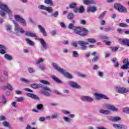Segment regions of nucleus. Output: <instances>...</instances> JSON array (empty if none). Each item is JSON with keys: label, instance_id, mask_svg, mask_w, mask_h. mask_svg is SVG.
Segmentation results:
<instances>
[{"label": "nucleus", "instance_id": "obj_1", "mask_svg": "<svg viewBox=\"0 0 129 129\" xmlns=\"http://www.w3.org/2000/svg\"><path fill=\"white\" fill-rule=\"evenodd\" d=\"M52 66L54 69H55V70H57V71L62 74L63 76H64V77L69 78V79H72L73 78L72 75L70 74L69 73L66 71V70L61 68L60 67H59V66H58V64L53 62L52 63Z\"/></svg>", "mask_w": 129, "mask_h": 129}, {"label": "nucleus", "instance_id": "obj_2", "mask_svg": "<svg viewBox=\"0 0 129 129\" xmlns=\"http://www.w3.org/2000/svg\"><path fill=\"white\" fill-rule=\"evenodd\" d=\"M6 13L8 14L10 19H12V11L9 8L8 5L4 3L0 4V16L5 17Z\"/></svg>", "mask_w": 129, "mask_h": 129}, {"label": "nucleus", "instance_id": "obj_3", "mask_svg": "<svg viewBox=\"0 0 129 129\" xmlns=\"http://www.w3.org/2000/svg\"><path fill=\"white\" fill-rule=\"evenodd\" d=\"M13 24H14V30L16 34L19 35L20 33L21 34H23V33H24L25 30H24V29H23L22 27H20V26H19V25L18 24V23H16V22H15L14 21H13Z\"/></svg>", "mask_w": 129, "mask_h": 129}, {"label": "nucleus", "instance_id": "obj_4", "mask_svg": "<svg viewBox=\"0 0 129 129\" xmlns=\"http://www.w3.org/2000/svg\"><path fill=\"white\" fill-rule=\"evenodd\" d=\"M114 8L120 13H126V8L118 3L115 4Z\"/></svg>", "mask_w": 129, "mask_h": 129}, {"label": "nucleus", "instance_id": "obj_5", "mask_svg": "<svg viewBox=\"0 0 129 129\" xmlns=\"http://www.w3.org/2000/svg\"><path fill=\"white\" fill-rule=\"evenodd\" d=\"M14 18L16 21H17V22H19V23L22 24V26H23V27L27 26V23L26 22V21H25V19L21 17L20 16L15 15Z\"/></svg>", "mask_w": 129, "mask_h": 129}, {"label": "nucleus", "instance_id": "obj_6", "mask_svg": "<svg viewBox=\"0 0 129 129\" xmlns=\"http://www.w3.org/2000/svg\"><path fill=\"white\" fill-rule=\"evenodd\" d=\"M38 8L40 10H43V11H46L47 13H52L53 12V8L52 7H47L44 5H40L38 6Z\"/></svg>", "mask_w": 129, "mask_h": 129}, {"label": "nucleus", "instance_id": "obj_7", "mask_svg": "<svg viewBox=\"0 0 129 129\" xmlns=\"http://www.w3.org/2000/svg\"><path fill=\"white\" fill-rule=\"evenodd\" d=\"M78 44L81 46V50H86L87 49L86 45H88V42L83 41H78Z\"/></svg>", "mask_w": 129, "mask_h": 129}, {"label": "nucleus", "instance_id": "obj_8", "mask_svg": "<svg viewBox=\"0 0 129 129\" xmlns=\"http://www.w3.org/2000/svg\"><path fill=\"white\" fill-rule=\"evenodd\" d=\"M44 91L41 92V93L45 95V96H50V92H51V89H50L48 87H44L43 88Z\"/></svg>", "mask_w": 129, "mask_h": 129}, {"label": "nucleus", "instance_id": "obj_9", "mask_svg": "<svg viewBox=\"0 0 129 129\" xmlns=\"http://www.w3.org/2000/svg\"><path fill=\"white\" fill-rule=\"evenodd\" d=\"M94 95L96 97V99H97V100L101 99L102 98L103 99H107V96H106V95H103L99 93H95Z\"/></svg>", "mask_w": 129, "mask_h": 129}, {"label": "nucleus", "instance_id": "obj_10", "mask_svg": "<svg viewBox=\"0 0 129 129\" xmlns=\"http://www.w3.org/2000/svg\"><path fill=\"white\" fill-rule=\"evenodd\" d=\"M40 44L42 47V50H46L47 48V43L43 39L39 38V39Z\"/></svg>", "mask_w": 129, "mask_h": 129}, {"label": "nucleus", "instance_id": "obj_11", "mask_svg": "<svg viewBox=\"0 0 129 129\" xmlns=\"http://www.w3.org/2000/svg\"><path fill=\"white\" fill-rule=\"evenodd\" d=\"M113 127L116 129H126L127 127L126 125L121 124H113Z\"/></svg>", "mask_w": 129, "mask_h": 129}, {"label": "nucleus", "instance_id": "obj_12", "mask_svg": "<svg viewBox=\"0 0 129 129\" xmlns=\"http://www.w3.org/2000/svg\"><path fill=\"white\" fill-rule=\"evenodd\" d=\"M119 43L121 45H126V46H129V40L128 39H119Z\"/></svg>", "mask_w": 129, "mask_h": 129}, {"label": "nucleus", "instance_id": "obj_13", "mask_svg": "<svg viewBox=\"0 0 129 129\" xmlns=\"http://www.w3.org/2000/svg\"><path fill=\"white\" fill-rule=\"evenodd\" d=\"M128 90L125 88H119L117 89V92L118 93H121V94L126 93V92H128Z\"/></svg>", "mask_w": 129, "mask_h": 129}, {"label": "nucleus", "instance_id": "obj_14", "mask_svg": "<svg viewBox=\"0 0 129 129\" xmlns=\"http://www.w3.org/2000/svg\"><path fill=\"white\" fill-rule=\"evenodd\" d=\"M69 84L70 85V86H71V87H73V88H77L78 89H80V88H81L80 86L78 85L77 83L74 82H70L69 83Z\"/></svg>", "mask_w": 129, "mask_h": 129}, {"label": "nucleus", "instance_id": "obj_15", "mask_svg": "<svg viewBox=\"0 0 129 129\" xmlns=\"http://www.w3.org/2000/svg\"><path fill=\"white\" fill-rule=\"evenodd\" d=\"M25 35H26V36H28V37H32V38H37V34L30 31H26Z\"/></svg>", "mask_w": 129, "mask_h": 129}, {"label": "nucleus", "instance_id": "obj_16", "mask_svg": "<svg viewBox=\"0 0 129 129\" xmlns=\"http://www.w3.org/2000/svg\"><path fill=\"white\" fill-rule=\"evenodd\" d=\"M88 34V31H87V29L83 28H81V32L80 33V36H86V35Z\"/></svg>", "mask_w": 129, "mask_h": 129}, {"label": "nucleus", "instance_id": "obj_17", "mask_svg": "<svg viewBox=\"0 0 129 129\" xmlns=\"http://www.w3.org/2000/svg\"><path fill=\"white\" fill-rule=\"evenodd\" d=\"M38 29L43 36H47V32H46V30H45V28H44L43 26L41 25H38Z\"/></svg>", "mask_w": 129, "mask_h": 129}, {"label": "nucleus", "instance_id": "obj_18", "mask_svg": "<svg viewBox=\"0 0 129 129\" xmlns=\"http://www.w3.org/2000/svg\"><path fill=\"white\" fill-rule=\"evenodd\" d=\"M104 108L109 109L110 110H113V106L108 104H104L103 105Z\"/></svg>", "mask_w": 129, "mask_h": 129}, {"label": "nucleus", "instance_id": "obj_19", "mask_svg": "<svg viewBox=\"0 0 129 129\" xmlns=\"http://www.w3.org/2000/svg\"><path fill=\"white\" fill-rule=\"evenodd\" d=\"M27 96H28V97H30L31 98H32V99H39V98L37 96V95L34 94L27 93Z\"/></svg>", "mask_w": 129, "mask_h": 129}, {"label": "nucleus", "instance_id": "obj_20", "mask_svg": "<svg viewBox=\"0 0 129 129\" xmlns=\"http://www.w3.org/2000/svg\"><path fill=\"white\" fill-rule=\"evenodd\" d=\"M99 112H100V113H102L103 114H110V111L107 110L101 109L99 110Z\"/></svg>", "mask_w": 129, "mask_h": 129}, {"label": "nucleus", "instance_id": "obj_21", "mask_svg": "<svg viewBox=\"0 0 129 129\" xmlns=\"http://www.w3.org/2000/svg\"><path fill=\"white\" fill-rule=\"evenodd\" d=\"M63 119L65 122H67L68 123H71V121H72L71 118L67 116H63Z\"/></svg>", "mask_w": 129, "mask_h": 129}, {"label": "nucleus", "instance_id": "obj_22", "mask_svg": "<svg viewBox=\"0 0 129 129\" xmlns=\"http://www.w3.org/2000/svg\"><path fill=\"white\" fill-rule=\"evenodd\" d=\"M96 11V8L94 7H88L87 9V12L88 13L91 12L92 13H94Z\"/></svg>", "mask_w": 129, "mask_h": 129}, {"label": "nucleus", "instance_id": "obj_23", "mask_svg": "<svg viewBox=\"0 0 129 129\" xmlns=\"http://www.w3.org/2000/svg\"><path fill=\"white\" fill-rule=\"evenodd\" d=\"M117 60V59L116 57L114 58L113 59V62L115 68H118L119 67V63H118V61H116Z\"/></svg>", "mask_w": 129, "mask_h": 129}, {"label": "nucleus", "instance_id": "obj_24", "mask_svg": "<svg viewBox=\"0 0 129 129\" xmlns=\"http://www.w3.org/2000/svg\"><path fill=\"white\" fill-rule=\"evenodd\" d=\"M31 87L32 88H34V89H37V88H40L41 87V85L37 84H33L30 85Z\"/></svg>", "mask_w": 129, "mask_h": 129}, {"label": "nucleus", "instance_id": "obj_25", "mask_svg": "<svg viewBox=\"0 0 129 129\" xmlns=\"http://www.w3.org/2000/svg\"><path fill=\"white\" fill-rule=\"evenodd\" d=\"M51 78L57 83H62V82H61L60 80L55 76H51Z\"/></svg>", "mask_w": 129, "mask_h": 129}, {"label": "nucleus", "instance_id": "obj_26", "mask_svg": "<svg viewBox=\"0 0 129 129\" xmlns=\"http://www.w3.org/2000/svg\"><path fill=\"white\" fill-rule=\"evenodd\" d=\"M3 124L4 126H5L6 127H9V128H12V126H11V124L9 123V122H7L6 121H4L3 122Z\"/></svg>", "mask_w": 129, "mask_h": 129}, {"label": "nucleus", "instance_id": "obj_27", "mask_svg": "<svg viewBox=\"0 0 129 129\" xmlns=\"http://www.w3.org/2000/svg\"><path fill=\"white\" fill-rule=\"evenodd\" d=\"M74 30L75 33H76V34H78V35H80V32H81V28H80V27H76Z\"/></svg>", "mask_w": 129, "mask_h": 129}, {"label": "nucleus", "instance_id": "obj_28", "mask_svg": "<svg viewBox=\"0 0 129 129\" xmlns=\"http://www.w3.org/2000/svg\"><path fill=\"white\" fill-rule=\"evenodd\" d=\"M26 41L27 44H29V45H30V46H34V45H35V43H34V42L32 41L29 39L26 38Z\"/></svg>", "mask_w": 129, "mask_h": 129}, {"label": "nucleus", "instance_id": "obj_29", "mask_svg": "<svg viewBox=\"0 0 129 129\" xmlns=\"http://www.w3.org/2000/svg\"><path fill=\"white\" fill-rule=\"evenodd\" d=\"M44 4H46V5H50V6H53V2L52 0H45Z\"/></svg>", "mask_w": 129, "mask_h": 129}, {"label": "nucleus", "instance_id": "obj_30", "mask_svg": "<svg viewBox=\"0 0 129 129\" xmlns=\"http://www.w3.org/2000/svg\"><path fill=\"white\" fill-rule=\"evenodd\" d=\"M88 43H96V40L94 38H89L87 39Z\"/></svg>", "mask_w": 129, "mask_h": 129}, {"label": "nucleus", "instance_id": "obj_31", "mask_svg": "<svg viewBox=\"0 0 129 129\" xmlns=\"http://www.w3.org/2000/svg\"><path fill=\"white\" fill-rule=\"evenodd\" d=\"M4 57L5 59H6L7 60H8L9 61H11V60H12V56L9 55L8 54H6Z\"/></svg>", "mask_w": 129, "mask_h": 129}, {"label": "nucleus", "instance_id": "obj_32", "mask_svg": "<svg viewBox=\"0 0 129 129\" xmlns=\"http://www.w3.org/2000/svg\"><path fill=\"white\" fill-rule=\"evenodd\" d=\"M20 81L23 82V83H30V82H31L30 80L24 78H21Z\"/></svg>", "mask_w": 129, "mask_h": 129}, {"label": "nucleus", "instance_id": "obj_33", "mask_svg": "<svg viewBox=\"0 0 129 129\" xmlns=\"http://www.w3.org/2000/svg\"><path fill=\"white\" fill-rule=\"evenodd\" d=\"M78 56H79V54L78 53V52L76 51H74L73 52V57H74V58H77Z\"/></svg>", "mask_w": 129, "mask_h": 129}, {"label": "nucleus", "instance_id": "obj_34", "mask_svg": "<svg viewBox=\"0 0 129 129\" xmlns=\"http://www.w3.org/2000/svg\"><path fill=\"white\" fill-rule=\"evenodd\" d=\"M123 112H124L125 113L129 114V107H125L123 108Z\"/></svg>", "mask_w": 129, "mask_h": 129}, {"label": "nucleus", "instance_id": "obj_35", "mask_svg": "<svg viewBox=\"0 0 129 129\" xmlns=\"http://www.w3.org/2000/svg\"><path fill=\"white\" fill-rule=\"evenodd\" d=\"M6 30L8 31L9 33H11L12 32V26L10 25H8L6 26Z\"/></svg>", "mask_w": 129, "mask_h": 129}, {"label": "nucleus", "instance_id": "obj_36", "mask_svg": "<svg viewBox=\"0 0 129 129\" xmlns=\"http://www.w3.org/2000/svg\"><path fill=\"white\" fill-rule=\"evenodd\" d=\"M74 18V14H73V13H70L68 15V19H69V20H72V19H73Z\"/></svg>", "mask_w": 129, "mask_h": 129}, {"label": "nucleus", "instance_id": "obj_37", "mask_svg": "<svg viewBox=\"0 0 129 129\" xmlns=\"http://www.w3.org/2000/svg\"><path fill=\"white\" fill-rule=\"evenodd\" d=\"M121 119V118L119 116H114L113 117V121H119Z\"/></svg>", "mask_w": 129, "mask_h": 129}, {"label": "nucleus", "instance_id": "obj_38", "mask_svg": "<svg viewBox=\"0 0 129 129\" xmlns=\"http://www.w3.org/2000/svg\"><path fill=\"white\" fill-rule=\"evenodd\" d=\"M61 111L62 113H63V114H66L67 115H68V114H70V113H71L70 111H68L66 110H61Z\"/></svg>", "mask_w": 129, "mask_h": 129}, {"label": "nucleus", "instance_id": "obj_39", "mask_svg": "<svg viewBox=\"0 0 129 129\" xmlns=\"http://www.w3.org/2000/svg\"><path fill=\"white\" fill-rule=\"evenodd\" d=\"M40 83H42V84H45V85H50V83H49V82L45 80H40Z\"/></svg>", "mask_w": 129, "mask_h": 129}, {"label": "nucleus", "instance_id": "obj_40", "mask_svg": "<svg viewBox=\"0 0 129 129\" xmlns=\"http://www.w3.org/2000/svg\"><path fill=\"white\" fill-rule=\"evenodd\" d=\"M79 13L80 14H82L84 12V7L83 6H81L78 9Z\"/></svg>", "mask_w": 129, "mask_h": 129}, {"label": "nucleus", "instance_id": "obj_41", "mask_svg": "<svg viewBox=\"0 0 129 129\" xmlns=\"http://www.w3.org/2000/svg\"><path fill=\"white\" fill-rule=\"evenodd\" d=\"M77 6V4L76 3H73L70 5L69 7L70 9H76V6Z\"/></svg>", "mask_w": 129, "mask_h": 129}, {"label": "nucleus", "instance_id": "obj_42", "mask_svg": "<svg viewBox=\"0 0 129 129\" xmlns=\"http://www.w3.org/2000/svg\"><path fill=\"white\" fill-rule=\"evenodd\" d=\"M106 13V12H103L99 16V20H102V19H103V18L104 17V16L105 15V13Z\"/></svg>", "mask_w": 129, "mask_h": 129}, {"label": "nucleus", "instance_id": "obj_43", "mask_svg": "<svg viewBox=\"0 0 129 129\" xmlns=\"http://www.w3.org/2000/svg\"><path fill=\"white\" fill-rule=\"evenodd\" d=\"M43 61H44V59H43V58H40L36 61V63L37 64V65H39V64H40V63H42V62H43Z\"/></svg>", "mask_w": 129, "mask_h": 129}, {"label": "nucleus", "instance_id": "obj_44", "mask_svg": "<svg viewBox=\"0 0 129 129\" xmlns=\"http://www.w3.org/2000/svg\"><path fill=\"white\" fill-rule=\"evenodd\" d=\"M86 101L88 102H92V101H93V98H92L91 97L87 96Z\"/></svg>", "mask_w": 129, "mask_h": 129}, {"label": "nucleus", "instance_id": "obj_45", "mask_svg": "<svg viewBox=\"0 0 129 129\" xmlns=\"http://www.w3.org/2000/svg\"><path fill=\"white\" fill-rule=\"evenodd\" d=\"M27 70L29 73H34L35 72V70L32 68H28Z\"/></svg>", "mask_w": 129, "mask_h": 129}, {"label": "nucleus", "instance_id": "obj_46", "mask_svg": "<svg viewBox=\"0 0 129 129\" xmlns=\"http://www.w3.org/2000/svg\"><path fill=\"white\" fill-rule=\"evenodd\" d=\"M51 16H53L54 18H57V17L59 16V12L58 11H56L54 13L52 14Z\"/></svg>", "mask_w": 129, "mask_h": 129}, {"label": "nucleus", "instance_id": "obj_47", "mask_svg": "<svg viewBox=\"0 0 129 129\" xmlns=\"http://www.w3.org/2000/svg\"><path fill=\"white\" fill-rule=\"evenodd\" d=\"M58 116H59V115H58V114L56 113V114H52L51 116H50V118H57V117H58Z\"/></svg>", "mask_w": 129, "mask_h": 129}, {"label": "nucleus", "instance_id": "obj_48", "mask_svg": "<svg viewBox=\"0 0 129 129\" xmlns=\"http://www.w3.org/2000/svg\"><path fill=\"white\" fill-rule=\"evenodd\" d=\"M7 49V48L5 47V48H3L2 49H0V54H6V50Z\"/></svg>", "mask_w": 129, "mask_h": 129}, {"label": "nucleus", "instance_id": "obj_49", "mask_svg": "<svg viewBox=\"0 0 129 129\" xmlns=\"http://www.w3.org/2000/svg\"><path fill=\"white\" fill-rule=\"evenodd\" d=\"M81 100H82L83 101H86L87 99V96H83L81 97Z\"/></svg>", "mask_w": 129, "mask_h": 129}, {"label": "nucleus", "instance_id": "obj_50", "mask_svg": "<svg viewBox=\"0 0 129 129\" xmlns=\"http://www.w3.org/2000/svg\"><path fill=\"white\" fill-rule=\"evenodd\" d=\"M39 68L40 70L44 71V70H45V66H44V64H40L39 66Z\"/></svg>", "mask_w": 129, "mask_h": 129}, {"label": "nucleus", "instance_id": "obj_51", "mask_svg": "<svg viewBox=\"0 0 129 129\" xmlns=\"http://www.w3.org/2000/svg\"><path fill=\"white\" fill-rule=\"evenodd\" d=\"M119 26L123 28H126L127 27H128V26H127L125 23H120Z\"/></svg>", "mask_w": 129, "mask_h": 129}, {"label": "nucleus", "instance_id": "obj_52", "mask_svg": "<svg viewBox=\"0 0 129 129\" xmlns=\"http://www.w3.org/2000/svg\"><path fill=\"white\" fill-rule=\"evenodd\" d=\"M24 100H25V98L24 97H21L18 98L17 101L18 102H21L24 101Z\"/></svg>", "mask_w": 129, "mask_h": 129}, {"label": "nucleus", "instance_id": "obj_53", "mask_svg": "<svg viewBox=\"0 0 129 129\" xmlns=\"http://www.w3.org/2000/svg\"><path fill=\"white\" fill-rule=\"evenodd\" d=\"M100 38L103 40H107V39H108V37L105 35H101L100 36Z\"/></svg>", "mask_w": 129, "mask_h": 129}, {"label": "nucleus", "instance_id": "obj_54", "mask_svg": "<svg viewBox=\"0 0 129 129\" xmlns=\"http://www.w3.org/2000/svg\"><path fill=\"white\" fill-rule=\"evenodd\" d=\"M92 61V62H96V61H98V56H96L94 57V58H93Z\"/></svg>", "mask_w": 129, "mask_h": 129}, {"label": "nucleus", "instance_id": "obj_55", "mask_svg": "<svg viewBox=\"0 0 129 129\" xmlns=\"http://www.w3.org/2000/svg\"><path fill=\"white\" fill-rule=\"evenodd\" d=\"M6 88H7V89H9V90H12V89H13V88L10 84H7L6 86Z\"/></svg>", "mask_w": 129, "mask_h": 129}, {"label": "nucleus", "instance_id": "obj_56", "mask_svg": "<svg viewBox=\"0 0 129 129\" xmlns=\"http://www.w3.org/2000/svg\"><path fill=\"white\" fill-rule=\"evenodd\" d=\"M60 27L61 28H63V29H66V25H65V23L63 22L60 23Z\"/></svg>", "mask_w": 129, "mask_h": 129}, {"label": "nucleus", "instance_id": "obj_57", "mask_svg": "<svg viewBox=\"0 0 129 129\" xmlns=\"http://www.w3.org/2000/svg\"><path fill=\"white\" fill-rule=\"evenodd\" d=\"M122 62L123 64H127L129 62L128 58H125Z\"/></svg>", "mask_w": 129, "mask_h": 129}, {"label": "nucleus", "instance_id": "obj_58", "mask_svg": "<svg viewBox=\"0 0 129 129\" xmlns=\"http://www.w3.org/2000/svg\"><path fill=\"white\" fill-rule=\"evenodd\" d=\"M11 105H12V106H13V107H18V106L17 105V102H13L11 103Z\"/></svg>", "mask_w": 129, "mask_h": 129}, {"label": "nucleus", "instance_id": "obj_59", "mask_svg": "<svg viewBox=\"0 0 129 129\" xmlns=\"http://www.w3.org/2000/svg\"><path fill=\"white\" fill-rule=\"evenodd\" d=\"M53 92L54 93H55V94H57L58 95H60V94H61V93H60V92H59V91H57V90H54L53 91Z\"/></svg>", "mask_w": 129, "mask_h": 129}, {"label": "nucleus", "instance_id": "obj_60", "mask_svg": "<svg viewBox=\"0 0 129 129\" xmlns=\"http://www.w3.org/2000/svg\"><path fill=\"white\" fill-rule=\"evenodd\" d=\"M98 75L100 77H102L103 76V73L102 72H98Z\"/></svg>", "mask_w": 129, "mask_h": 129}, {"label": "nucleus", "instance_id": "obj_61", "mask_svg": "<svg viewBox=\"0 0 129 129\" xmlns=\"http://www.w3.org/2000/svg\"><path fill=\"white\" fill-rule=\"evenodd\" d=\"M2 101L3 103H7V100H6V98H5V96L3 95L2 96Z\"/></svg>", "mask_w": 129, "mask_h": 129}, {"label": "nucleus", "instance_id": "obj_62", "mask_svg": "<svg viewBox=\"0 0 129 129\" xmlns=\"http://www.w3.org/2000/svg\"><path fill=\"white\" fill-rule=\"evenodd\" d=\"M83 4L84 5H89V4H90V2L85 0L83 1Z\"/></svg>", "mask_w": 129, "mask_h": 129}, {"label": "nucleus", "instance_id": "obj_63", "mask_svg": "<svg viewBox=\"0 0 129 129\" xmlns=\"http://www.w3.org/2000/svg\"><path fill=\"white\" fill-rule=\"evenodd\" d=\"M73 28H74V24L71 23L69 25V29H73Z\"/></svg>", "mask_w": 129, "mask_h": 129}, {"label": "nucleus", "instance_id": "obj_64", "mask_svg": "<svg viewBox=\"0 0 129 129\" xmlns=\"http://www.w3.org/2000/svg\"><path fill=\"white\" fill-rule=\"evenodd\" d=\"M43 108V105L42 104H38L37 105V108L38 109H41V108Z\"/></svg>", "mask_w": 129, "mask_h": 129}]
</instances>
